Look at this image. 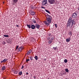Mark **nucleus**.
Segmentation results:
<instances>
[{
    "label": "nucleus",
    "mask_w": 79,
    "mask_h": 79,
    "mask_svg": "<svg viewBox=\"0 0 79 79\" xmlns=\"http://www.w3.org/2000/svg\"><path fill=\"white\" fill-rule=\"evenodd\" d=\"M31 27L32 29H35V26L34 25H32L31 26Z\"/></svg>",
    "instance_id": "obj_13"
},
{
    "label": "nucleus",
    "mask_w": 79,
    "mask_h": 79,
    "mask_svg": "<svg viewBox=\"0 0 79 79\" xmlns=\"http://www.w3.org/2000/svg\"><path fill=\"white\" fill-rule=\"evenodd\" d=\"M57 24H55V27H56V28H57L58 27L57 26Z\"/></svg>",
    "instance_id": "obj_25"
},
{
    "label": "nucleus",
    "mask_w": 79,
    "mask_h": 79,
    "mask_svg": "<svg viewBox=\"0 0 79 79\" xmlns=\"http://www.w3.org/2000/svg\"><path fill=\"white\" fill-rule=\"evenodd\" d=\"M33 22L34 23H35V20H33Z\"/></svg>",
    "instance_id": "obj_31"
},
{
    "label": "nucleus",
    "mask_w": 79,
    "mask_h": 79,
    "mask_svg": "<svg viewBox=\"0 0 79 79\" xmlns=\"http://www.w3.org/2000/svg\"><path fill=\"white\" fill-rule=\"evenodd\" d=\"M31 53H32V50H29L27 52V54L29 55V54H31Z\"/></svg>",
    "instance_id": "obj_14"
},
{
    "label": "nucleus",
    "mask_w": 79,
    "mask_h": 79,
    "mask_svg": "<svg viewBox=\"0 0 79 79\" xmlns=\"http://www.w3.org/2000/svg\"><path fill=\"white\" fill-rule=\"evenodd\" d=\"M27 27H28L29 29H31V25H28L27 24Z\"/></svg>",
    "instance_id": "obj_18"
},
{
    "label": "nucleus",
    "mask_w": 79,
    "mask_h": 79,
    "mask_svg": "<svg viewBox=\"0 0 79 79\" xmlns=\"http://www.w3.org/2000/svg\"><path fill=\"white\" fill-rule=\"evenodd\" d=\"M64 63H67V62H68V60H67V59H65L64 60Z\"/></svg>",
    "instance_id": "obj_23"
},
{
    "label": "nucleus",
    "mask_w": 79,
    "mask_h": 79,
    "mask_svg": "<svg viewBox=\"0 0 79 79\" xmlns=\"http://www.w3.org/2000/svg\"><path fill=\"white\" fill-rule=\"evenodd\" d=\"M22 74H23V73L22 72V71H20L19 73V74L20 76H21V75H22Z\"/></svg>",
    "instance_id": "obj_19"
},
{
    "label": "nucleus",
    "mask_w": 79,
    "mask_h": 79,
    "mask_svg": "<svg viewBox=\"0 0 79 79\" xmlns=\"http://www.w3.org/2000/svg\"><path fill=\"white\" fill-rule=\"evenodd\" d=\"M16 27H19V26H18V25H17Z\"/></svg>",
    "instance_id": "obj_33"
},
{
    "label": "nucleus",
    "mask_w": 79,
    "mask_h": 79,
    "mask_svg": "<svg viewBox=\"0 0 79 79\" xmlns=\"http://www.w3.org/2000/svg\"><path fill=\"white\" fill-rule=\"evenodd\" d=\"M45 11L46 12H47V13H49V14H50V11H49L47 10H45Z\"/></svg>",
    "instance_id": "obj_24"
},
{
    "label": "nucleus",
    "mask_w": 79,
    "mask_h": 79,
    "mask_svg": "<svg viewBox=\"0 0 79 79\" xmlns=\"http://www.w3.org/2000/svg\"><path fill=\"white\" fill-rule=\"evenodd\" d=\"M18 47H19V46H18V45L16 46V50L18 49Z\"/></svg>",
    "instance_id": "obj_26"
},
{
    "label": "nucleus",
    "mask_w": 79,
    "mask_h": 79,
    "mask_svg": "<svg viewBox=\"0 0 79 79\" xmlns=\"http://www.w3.org/2000/svg\"><path fill=\"white\" fill-rule=\"evenodd\" d=\"M78 10H79V7L78 8Z\"/></svg>",
    "instance_id": "obj_35"
},
{
    "label": "nucleus",
    "mask_w": 79,
    "mask_h": 79,
    "mask_svg": "<svg viewBox=\"0 0 79 79\" xmlns=\"http://www.w3.org/2000/svg\"><path fill=\"white\" fill-rule=\"evenodd\" d=\"M48 2L49 3V4H51L52 5V4H54L55 3V0H48Z\"/></svg>",
    "instance_id": "obj_3"
},
{
    "label": "nucleus",
    "mask_w": 79,
    "mask_h": 79,
    "mask_svg": "<svg viewBox=\"0 0 79 79\" xmlns=\"http://www.w3.org/2000/svg\"><path fill=\"white\" fill-rule=\"evenodd\" d=\"M54 39V38L52 37L51 39L50 40H49L48 43L49 44H51L52 42H53V39Z\"/></svg>",
    "instance_id": "obj_7"
},
{
    "label": "nucleus",
    "mask_w": 79,
    "mask_h": 79,
    "mask_svg": "<svg viewBox=\"0 0 79 79\" xmlns=\"http://www.w3.org/2000/svg\"><path fill=\"white\" fill-rule=\"evenodd\" d=\"M30 13L31 15H35V12H34L31 11L30 12Z\"/></svg>",
    "instance_id": "obj_16"
},
{
    "label": "nucleus",
    "mask_w": 79,
    "mask_h": 79,
    "mask_svg": "<svg viewBox=\"0 0 79 79\" xmlns=\"http://www.w3.org/2000/svg\"><path fill=\"white\" fill-rule=\"evenodd\" d=\"M65 79H68L67 78H65Z\"/></svg>",
    "instance_id": "obj_36"
},
{
    "label": "nucleus",
    "mask_w": 79,
    "mask_h": 79,
    "mask_svg": "<svg viewBox=\"0 0 79 79\" xmlns=\"http://www.w3.org/2000/svg\"><path fill=\"white\" fill-rule=\"evenodd\" d=\"M47 0H44L42 2V5L43 6L45 5L46 4H47Z\"/></svg>",
    "instance_id": "obj_4"
},
{
    "label": "nucleus",
    "mask_w": 79,
    "mask_h": 79,
    "mask_svg": "<svg viewBox=\"0 0 79 79\" xmlns=\"http://www.w3.org/2000/svg\"><path fill=\"white\" fill-rule=\"evenodd\" d=\"M45 16L47 19H46V21H45L44 23L45 25H48L51 23L52 19V17H51V16L48 15V14H45Z\"/></svg>",
    "instance_id": "obj_1"
},
{
    "label": "nucleus",
    "mask_w": 79,
    "mask_h": 79,
    "mask_svg": "<svg viewBox=\"0 0 79 79\" xmlns=\"http://www.w3.org/2000/svg\"><path fill=\"white\" fill-rule=\"evenodd\" d=\"M30 58L31 60H32V57H30Z\"/></svg>",
    "instance_id": "obj_29"
},
{
    "label": "nucleus",
    "mask_w": 79,
    "mask_h": 79,
    "mask_svg": "<svg viewBox=\"0 0 79 79\" xmlns=\"http://www.w3.org/2000/svg\"><path fill=\"white\" fill-rule=\"evenodd\" d=\"M3 36L4 37H9L8 35H4Z\"/></svg>",
    "instance_id": "obj_22"
},
{
    "label": "nucleus",
    "mask_w": 79,
    "mask_h": 79,
    "mask_svg": "<svg viewBox=\"0 0 79 79\" xmlns=\"http://www.w3.org/2000/svg\"><path fill=\"white\" fill-rule=\"evenodd\" d=\"M5 69H6V67L5 66H3L2 67V71H5Z\"/></svg>",
    "instance_id": "obj_12"
},
{
    "label": "nucleus",
    "mask_w": 79,
    "mask_h": 79,
    "mask_svg": "<svg viewBox=\"0 0 79 79\" xmlns=\"http://www.w3.org/2000/svg\"><path fill=\"white\" fill-rule=\"evenodd\" d=\"M35 26L37 29H39L40 28V25L38 24H36Z\"/></svg>",
    "instance_id": "obj_8"
},
{
    "label": "nucleus",
    "mask_w": 79,
    "mask_h": 79,
    "mask_svg": "<svg viewBox=\"0 0 79 79\" xmlns=\"http://www.w3.org/2000/svg\"><path fill=\"white\" fill-rule=\"evenodd\" d=\"M28 74H29V73H26V75H28Z\"/></svg>",
    "instance_id": "obj_32"
},
{
    "label": "nucleus",
    "mask_w": 79,
    "mask_h": 79,
    "mask_svg": "<svg viewBox=\"0 0 79 79\" xmlns=\"http://www.w3.org/2000/svg\"><path fill=\"white\" fill-rule=\"evenodd\" d=\"M54 48V49H55H55H56V48Z\"/></svg>",
    "instance_id": "obj_34"
},
{
    "label": "nucleus",
    "mask_w": 79,
    "mask_h": 79,
    "mask_svg": "<svg viewBox=\"0 0 79 79\" xmlns=\"http://www.w3.org/2000/svg\"><path fill=\"white\" fill-rule=\"evenodd\" d=\"M23 49V48L22 47L19 48L18 49V52H21V51H22Z\"/></svg>",
    "instance_id": "obj_9"
},
{
    "label": "nucleus",
    "mask_w": 79,
    "mask_h": 79,
    "mask_svg": "<svg viewBox=\"0 0 79 79\" xmlns=\"http://www.w3.org/2000/svg\"><path fill=\"white\" fill-rule=\"evenodd\" d=\"M30 40L32 42H34V40H35V39L33 37H32L30 39Z\"/></svg>",
    "instance_id": "obj_11"
},
{
    "label": "nucleus",
    "mask_w": 79,
    "mask_h": 79,
    "mask_svg": "<svg viewBox=\"0 0 79 79\" xmlns=\"http://www.w3.org/2000/svg\"><path fill=\"white\" fill-rule=\"evenodd\" d=\"M41 8H43L44 9H45V7H43V6H42L41 7Z\"/></svg>",
    "instance_id": "obj_28"
},
{
    "label": "nucleus",
    "mask_w": 79,
    "mask_h": 79,
    "mask_svg": "<svg viewBox=\"0 0 79 79\" xmlns=\"http://www.w3.org/2000/svg\"><path fill=\"white\" fill-rule=\"evenodd\" d=\"M7 61V59H5L4 60H3L1 62V63H2L3 62H6Z\"/></svg>",
    "instance_id": "obj_15"
},
{
    "label": "nucleus",
    "mask_w": 79,
    "mask_h": 79,
    "mask_svg": "<svg viewBox=\"0 0 79 79\" xmlns=\"http://www.w3.org/2000/svg\"><path fill=\"white\" fill-rule=\"evenodd\" d=\"M71 40V38L70 37H69L67 39H66V41L67 42H69V41Z\"/></svg>",
    "instance_id": "obj_10"
},
{
    "label": "nucleus",
    "mask_w": 79,
    "mask_h": 79,
    "mask_svg": "<svg viewBox=\"0 0 79 79\" xmlns=\"http://www.w3.org/2000/svg\"><path fill=\"white\" fill-rule=\"evenodd\" d=\"M34 58H35L36 60H38L39 57L37 56H35V57H34Z\"/></svg>",
    "instance_id": "obj_17"
},
{
    "label": "nucleus",
    "mask_w": 79,
    "mask_h": 79,
    "mask_svg": "<svg viewBox=\"0 0 79 79\" xmlns=\"http://www.w3.org/2000/svg\"><path fill=\"white\" fill-rule=\"evenodd\" d=\"M71 23L72 24L71 27H73V25H75V24H76L75 20H72V18L71 17L69 19L68 22L67 24V27H68L71 25Z\"/></svg>",
    "instance_id": "obj_2"
},
{
    "label": "nucleus",
    "mask_w": 79,
    "mask_h": 79,
    "mask_svg": "<svg viewBox=\"0 0 79 79\" xmlns=\"http://www.w3.org/2000/svg\"><path fill=\"white\" fill-rule=\"evenodd\" d=\"M72 16L73 18H76L77 17V14L76 13H74L72 15Z\"/></svg>",
    "instance_id": "obj_6"
},
{
    "label": "nucleus",
    "mask_w": 79,
    "mask_h": 79,
    "mask_svg": "<svg viewBox=\"0 0 79 79\" xmlns=\"http://www.w3.org/2000/svg\"><path fill=\"white\" fill-rule=\"evenodd\" d=\"M65 70L66 73H68L69 72V70L68 69H65Z\"/></svg>",
    "instance_id": "obj_20"
},
{
    "label": "nucleus",
    "mask_w": 79,
    "mask_h": 79,
    "mask_svg": "<svg viewBox=\"0 0 79 79\" xmlns=\"http://www.w3.org/2000/svg\"><path fill=\"white\" fill-rule=\"evenodd\" d=\"M23 68H24V66L22 65V68H21L22 69H23Z\"/></svg>",
    "instance_id": "obj_30"
},
{
    "label": "nucleus",
    "mask_w": 79,
    "mask_h": 79,
    "mask_svg": "<svg viewBox=\"0 0 79 79\" xmlns=\"http://www.w3.org/2000/svg\"><path fill=\"white\" fill-rule=\"evenodd\" d=\"M12 4L13 5H15V4H16V3H18V0H12Z\"/></svg>",
    "instance_id": "obj_5"
},
{
    "label": "nucleus",
    "mask_w": 79,
    "mask_h": 79,
    "mask_svg": "<svg viewBox=\"0 0 79 79\" xmlns=\"http://www.w3.org/2000/svg\"><path fill=\"white\" fill-rule=\"evenodd\" d=\"M30 60L29 59H26V62H27L28 61H29Z\"/></svg>",
    "instance_id": "obj_27"
},
{
    "label": "nucleus",
    "mask_w": 79,
    "mask_h": 79,
    "mask_svg": "<svg viewBox=\"0 0 79 79\" xmlns=\"http://www.w3.org/2000/svg\"><path fill=\"white\" fill-rule=\"evenodd\" d=\"M69 35H70V36H72V33L71 32H70L69 33Z\"/></svg>",
    "instance_id": "obj_21"
}]
</instances>
